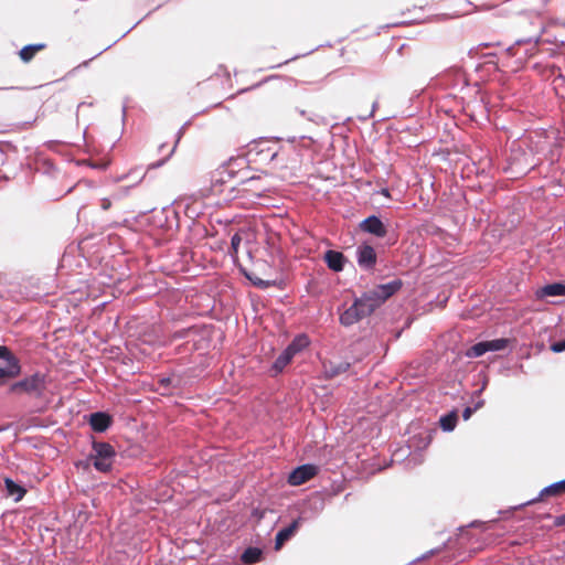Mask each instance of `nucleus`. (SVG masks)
<instances>
[{"label": "nucleus", "mask_w": 565, "mask_h": 565, "mask_svg": "<svg viewBox=\"0 0 565 565\" xmlns=\"http://www.w3.org/2000/svg\"><path fill=\"white\" fill-rule=\"evenodd\" d=\"M401 287V280L396 279L364 292L348 309L340 313V323L344 327H350L370 316L386 299L398 291Z\"/></svg>", "instance_id": "nucleus-1"}, {"label": "nucleus", "mask_w": 565, "mask_h": 565, "mask_svg": "<svg viewBox=\"0 0 565 565\" xmlns=\"http://www.w3.org/2000/svg\"><path fill=\"white\" fill-rule=\"evenodd\" d=\"M116 451L114 447L104 441H93L92 452L87 461L99 472H108L114 463Z\"/></svg>", "instance_id": "nucleus-2"}, {"label": "nucleus", "mask_w": 565, "mask_h": 565, "mask_svg": "<svg viewBox=\"0 0 565 565\" xmlns=\"http://www.w3.org/2000/svg\"><path fill=\"white\" fill-rule=\"evenodd\" d=\"M46 388V376L36 372L10 386L12 394H28L34 397H41Z\"/></svg>", "instance_id": "nucleus-3"}, {"label": "nucleus", "mask_w": 565, "mask_h": 565, "mask_svg": "<svg viewBox=\"0 0 565 565\" xmlns=\"http://www.w3.org/2000/svg\"><path fill=\"white\" fill-rule=\"evenodd\" d=\"M0 360L4 361V366L0 365V384L6 379L17 377L21 373L19 359L4 345H0Z\"/></svg>", "instance_id": "nucleus-4"}, {"label": "nucleus", "mask_w": 565, "mask_h": 565, "mask_svg": "<svg viewBox=\"0 0 565 565\" xmlns=\"http://www.w3.org/2000/svg\"><path fill=\"white\" fill-rule=\"evenodd\" d=\"M508 345L507 339H495L490 341H482L473 344L467 350L468 358H479L487 352H495L505 349Z\"/></svg>", "instance_id": "nucleus-5"}, {"label": "nucleus", "mask_w": 565, "mask_h": 565, "mask_svg": "<svg viewBox=\"0 0 565 565\" xmlns=\"http://www.w3.org/2000/svg\"><path fill=\"white\" fill-rule=\"evenodd\" d=\"M317 472L318 468L315 465H302L290 472L288 482L291 486H300L313 478Z\"/></svg>", "instance_id": "nucleus-6"}, {"label": "nucleus", "mask_w": 565, "mask_h": 565, "mask_svg": "<svg viewBox=\"0 0 565 565\" xmlns=\"http://www.w3.org/2000/svg\"><path fill=\"white\" fill-rule=\"evenodd\" d=\"M356 262L365 270L372 269L376 264V253L371 245L362 244L356 248Z\"/></svg>", "instance_id": "nucleus-7"}, {"label": "nucleus", "mask_w": 565, "mask_h": 565, "mask_svg": "<svg viewBox=\"0 0 565 565\" xmlns=\"http://www.w3.org/2000/svg\"><path fill=\"white\" fill-rule=\"evenodd\" d=\"M360 227L362 231L373 234L377 237H384L387 233L386 227L384 226L383 222L374 215L365 218L361 223Z\"/></svg>", "instance_id": "nucleus-8"}, {"label": "nucleus", "mask_w": 565, "mask_h": 565, "mask_svg": "<svg viewBox=\"0 0 565 565\" xmlns=\"http://www.w3.org/2000/svg\"><path fill=\"white\" fill-rule=\"evenodd\" d=\"M302 519L298 518L291 522L288 526L281 529L275 540V548L280 550L281 546L285 544L286 541H288L298 530Z\"/></svg>", "instance_id": "nucleus-9"}, {"label": "nucleus", "mask_w": 565, "mask_h": 565, "mask_svg": "<svg viewBox=\"0 0 565 565\" xmlns=\"http://www.w3.org/2000/svg\"><path fill=\"white\" fill-rule=\"evenodd\" d=\"M324 262L333 271H341L344 267V256L342 253L337 250H327L324 254Z\"/></svg>", "instance_id": "nucleus-10"}, {"label": "nucleus", "mask_w": 565, "mask_h": 565, "mask_svg": "<svg viewBox=\"0 0 565 565\" xmlns=\"http://www.w3.org/2000/svg\"><path fill=\"white\" fill-rule=\"evenodd\" d=\"M110 422V417L100 412L92 414L89 419L93 430L98 433L105 431L109 427Z\"/></svg>", "instance_id": "nucleus-11"}, {"label": "nucleus", "mask_w": 565, "mask_h": 565, "mask_svg": "<svg viewBox=\"0 0 565 565\" xmlns=\"http://www.w3.org/2000/svg\"><path fill=\"white\" fill-rule=\"evenodd\" d=\"M349 367H350V364L348 362L334 363L332 361H329V362L323 363L324 374L328 377H334L339 374H342V373L347 372L349 370Z\"/></svg>", "instance_id": "nucleus-12"}, {"label": "nucleus", "mask_w": 565, "mask_h": 565, "mask_svg": "<svg viewBox=\"0 0 565 565\" xmlns=\"http://www.w3.org/2000/svg\"><path fill=\"white\" fill-rule=\"evenodd\" d=\"M309 345L307 335L301 334L296 337L292 342L286 348L294 356Z\"/></svg>", "instance_id": "nucleus-13"}, {"label": "nucleus", "mask_w": 565, "mask_h": 565, "mask_svg": "<svg viewBox=\"0 0 565 565\" xmlns=\"http://www.w3.org/2000/svg\"><path fill=\"white\" fill-rule=\"evenodd\" d=\"M292 358H294V355L287 349H285L279 354V356L275 360V362L273 364V369L277 373L281 372L290 363Z\"/></svg>", "instance_id": "nucleus-14"}, {"label": "nucleus", "mask_w": 565, "mask_h": 565, "mask_svg": "<svg viewBox=\"0 0 565 565\" xmlns=\"http://www.w3.org/2000/svg\"><path fill=\"white\" fill-rule=\"evenodd\" d=\"M44 47V44L26 45L19 52V55L23 62L28 63L33 58L36 52L43 50Z\"/></svg>", "instance_id": "nucleus-15"}, {"label": "nucleus", "mask_w": 565, "mask_h": 565, "mask_svg": "<svg viewBox=\"0 0 565 565\" xmlns=\"http://www.w3.org/2000/svg\"><path fill=\"white\" fill-rule=\"evenodd\" d=\"M561 493H565V479L558 482H555L548 487H545L541 493L540 498L546 497V495H558Z\"/></svg>", "instance_id": "nucleus-16"}, {"label": "nucleus", "mask_w": 565, "mask_h": 565, "mask_svg": "<svg viewBox=\"0 0 565 565\" xmlns=\"http://www.w3.org/2000/svg\"><path fill=\"white\" fill-rule=\"evenodd\" d=\"M262 551L257 547H248L242 554V561L245 564H254L260 559Z\"/></svg>", "instance_id": "nucleus-17"}, {"label": "nucleus", "mask_w": 565, "mask_h": 565, "mask_svg": "<svg viewBox=\"0 0 565 565\" xmlns=\"http://www.w3.org/2000/svg\"><path fill=\"white\" fill-rule=\"evenodd\" d=\"M4 483H6L8 493L10 495H17L15 501H20L23 498V495L25 494V490L22 487H20L19 484H17L14 481H12L11 479H6Z\"/></svg>", "instance_id": "nucleus-18"}, {"label": "nucleus", "mask_w": 565, "mask_h": 565, "mask_svg": "<svg viewBox=\"0 0 565 565\" xmlns=\"http://www.w3.org/2000/svg\"><path fill=\"white\" fill-rule=\"evenodd\" d=\"M457 423V414L455 412L447 414L440 418V427L445 431H451Z\"/></svg>", "instance_id": "nucleus-19"}, {"label": "nucleus", "mask_w": 565, "mask_h": 565, "mask_svg": "<svg viewBox=\"0 0 565 565\" xmlns=\"http://www.w3.org/2000/svg\"><path fill=\"white\" fill-rule=\"evenodd\" d=\"M543 294L545 296H563V295H565V285H562V284L547 285L543 288Z\"/></svg>", "instance_id": "nucleus-20"}, {"label": "nucleus", "mask_w": 565, "mask_h": 565, "mask_svg": "<svg viewBox=\"0 0 565 565\" xmlns=\"http://www.w3.org/2000/svg\"><path fill=\"white\" fill-rule=\"evenodd\" d=\"M242 243V233H235L231 239V255L235 257Z\"/></svg>", "instance_id": "nucleus-21"}, {"label": "nucleus", "mask_w": 565, "mask_h": 565, "mask_svg": "<svg viewBox=\"0 0 565 565\" xmlns=\"http://www.w3.org/2000/svg\"><path fill=\"white\" fill-rule=\"evenodd\" d=\"M484 402L482 399L478 401L475 405V407H466L462 412V417L465 420H468L472 413L476 412L477 409L481 408L483 406Z\"/></svg>", "instance_id": "nucleus-22"}, {"label": "nucleus", "mask_w": 565, "mask_h": 565, "mask_svg": "<svg viewBox=\"0 0 565 565\" xmlns=\"http://www.w3.org/2000/svg\"><path fill=\"white\" fill-rule=\"evenodd\" d=\"M547 0H525L526 4L533 7V10L539 13L540 10L546 4Z\"/></svg>", "instance_id": "nucleus-23"}, {"label": "nucleus", "mask_w": 565, "mask_h": 565, "mask_svg": "<svg viewBox=\"0 0 565 565\" xmlns=\"http://www.w3.org/2000/svg\"><path fill=\"white\" fill-rule=\"evenodd\" d=\"M553 352L559 353L565 351V340L557 341L551 345Z\"/></svg>", "instance_id": "nucleus-24"}, {"label": "nucleus", "mask_w": 565, "mask_h": 565, "mask_svg": "<svg viewBox=\"0 0 565 565\" xmlns=\"http://www.w3.org/2000/svg\"><path fill=\"white\" fill-rule=\"evenodd\" d=\"M248 278L253 281V284L255 286H258V287H262V288H266V287L270 286V282L265 281L263 279L257 278V279L253 280L250 277H248Z\"/></svg>", "instance_id": "nucleus-25"}, {"label": "nucleus", "mask_w": 565, "mask_h": 565, "mask_svg": "<svg viewBox=\"0 0 565 565\" xmlns=\"http://www.w3.org/2000/svg\"><path fill=\"white\" fill-rule=\"evenodd\" d=\"M532 41H533V42H534V44L536 45V44L539 43V41H540V35L530 36V38H529V39H526V40H518V41H516V44H521V43H524V42L530 43V42H532Z\"/></svg>", "instance_id": "nucleus-26"}, {"label": "nucleus", "mask_w": 565, "mask_h": 565, "mask_svg": "<svg viewBox=\"0 0 565 565\" xmlns=\"http://www.w3.org/2000/svg\"><path fill=\"white\" fill-rule=\"evenodd\" d=\"M159 383H160V386H162L163 388H168L171 384V379L170 377L160 379Z\"/></svg>", "instance_id": "nucleus-27"}, {"label": "nucleus", "mask_w": 565, "mask_h": 565, "mask_svg": "<svg viewBox=\"0 0 565 565\" xmlns=\"http://www.w3.org/2000/svg\"><path fill=\"white\" fill-rule=\"evenodd\" d=\"M102 206H103V209H104V210L109 209V206H110V201H109L108 199H103V201H102Z\"/></svg>", "instance_id": "nucleus-28"}, {"label": "nucleus", "mask_w": 565, "mask_h": 565, "mask_svg": "<svg viewBox=\"0 0 565 565\" xmlns=\"http://www.w3.org/2000/svg\"><path fill=\"white\" fill-rule=\"evenodd\" d=\"M190 331H191L190 329H189V330H183V331H181V332H179V333H175V337H178V338H183V337H185Z\"/></svg>", "instance_id": "nucleus-29"}, {"label": "nucleus", "mask_w": 565, "mask_h": 565, "mask_svg": "<svg viewBox=\"0 0 565 565\" xmlns=\"http://www.w3.org/2000/svg\"><path fill=\"white\" fill-rule=\"evenodd\" d=\"M381 194H383V195H384V196H386V198H388V196H390V192H388V190H387V189H383V190L381 191Z\"/></svg>", "instance_id": "nucleus-30"}, {"label": "nucleus", "mask_w": 565, "mask_h": 565, "mask_svg": "<svg viewBox=\"0 0 565 565\" xmlns=\"http://www.w3.org/2000/svg\"><path fill=\"white\" fill-rule=\"evenodd\" d=\"M276 156H277V152H273L271 160H274L276 158Z\"/></svg>", "instance_id": "nucleus-31"}, {"label": "nucleus", "mask_w": 565, "mask_h": 565, "mask_svg": "<svg viewBox=\"0 0 565 565\" xmlns=\"http://www.w3.org/2000/svg\"><path fill=\"white\" fill-rule=\"evenodd\" d=\"M512 51H513V47H509L508 52L512 53Z\"/></svg>", "instance_id": "nucleus-32"}]
</instances>
